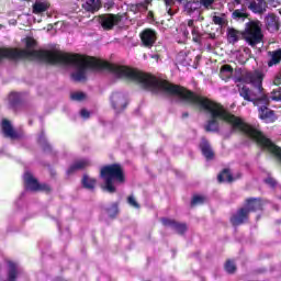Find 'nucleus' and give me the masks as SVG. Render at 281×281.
Returning a JSON list of instances; mask_svg holds the SVG:
<instances>
[{
  "instance_id": "1",
  "label": "nucleus",
  "mask_w": 281,
  "mask_h": 281,
  "mask_svg": "<svg viewBox=\"0 0 281 281\" xmlns=\"http://www.w3.org/2000/svg\"><path fill=\"white\" fill-rule=\"evenodd\" d=\"M35 47L36 40L27 37L26 48L23 52L24 56L37 58V60H44V63H50V65H70V67H74L71 78L75 82H85L89 69H108L109 71H112L114 76H117V78L132 80V82H138V85L142 86V72L126 66L109 64L94 57H85L52 50H36Z\"/></svg>"
},
{
  "instance_id": "2",
  "label": "nucleus",
  "mask_w": 281,
  "mask_h": 281,
  "mask_svg": "<svg viewBox=\"0 0 281 281\" xmlns=\"http://www.w3.org/2000/svg\"><path fill=\"white\" fill-rule=\"evenodd\" d=\"M239 94L244 100L247 102H254L255 106L259 108L260 120H263L267 124L276 122V114L273 113V110L269 109L270 99L267 94L259 97L254 92L250 93L249 88L247 87L239 89Z\"/></svg>"
},
{
  "instance_id": "3",
  "label": "nucleus",
  "mask_w": 281,
  "mask_h": 281,
  "mask_svg": "<svg viewBox=\"0 0 281 281\" xmlns=\"http://www.w3.org/2000/svg\"><path fill=\"white\" fill-rule=\"evenodd\" d=\"M101 179L104 181L102 190L113 194L115 192V183H124V170L120 165H109L101 169Z\"/></svg>"
},
{
  "instance_id": "4",
  "label": "nucleus",
  "mask_w": 281,
  "mask_h": 281,
  "mask_svg": "<svg viewBox=\"0 0 281 281\" xmlns=\"http://www.w3.org/2000/svg\"><path fill=\"white\" fill-rule=\"evenodd\" d=\"M241 38L245 40L250 47L260 45L262 38H265L260 22L250 21L246 23L245 30L241 32Z\"/></svg>"
},
{
  "instance_id": "5",
  "label": "nucleus",
  "mask_w": 281,
  "mask_h": 281,
  "mask_svg": "<svg viewBox=\"0 0 281 281\" xmlns=\"http://www.w3.org/2000/svg\"><path fill=\"white\" fill-rule=\"evenodd\" d=\"M262 80H265V74L260 70H255L250 72H246L243 75L241 79L238 78L235 82H246V85H252L255 87L254 90H249L250 93H255L259 98L265 94V88H262Z\"/></svg>"
},
{
  "instance_id": "6",
  "label": "nucleus",
  "mask_w": 281,
  "mask_h": 281,
  "mask_svg": "<svg viewBox=\"0 0 281 281\" xmlns=\"http://www.w3.org/2000/svg\"><path fill=\"white\" fill-rule=\"evenodd\" d=\"M18 276L16 265L12 261L0 267V281H16Z\"/></svg>"
},
{
  "instance_id": "7",
  "label": "nucleus",
  "mask_w": 281,
  "mask_h": 281,
  "mask_svg": "<svg viewBox=\"0 0 281 281\" xmlns=\"http://www.w3.org/2000/svg\"><path fill=\"white\" fill-rule=\"evenodd\" d=\"M24 183L26 186V190H31L32 192H37V190L49 192V186L38 184V181L35 180L34 176L30 171L24 173Z\"/></svg>"
},
{
  "instance_id": "8",
  "label": "nucleus",
  "mask_w": 281,
  "mask_h": 281,
  "mask_svg": "<svg viewBox=\"0 0 281 281\" xmlns=\"http://www.w3.org/2000/svg\"><path fill=\"white\" fill-rule=\"evenodd\" d=\"M188 27H191V34L194 43H201V33L199 32V27L194 26V20H188L187 24L182 23L180 25V31L182 32L184 38H188L190 36V31H188Z\"/></svg>"
},
{
  "instance_id": "9",
  "label": "nucleus",
  "mask_w": 281,
  "mask_h": 281,
  "mask_svg": "<svg viewBox=\"0 0 281 281\" xmlns=\"http://www.w3.org/2000/svg\"><path fill=\"white\" fill-rule=\"evenodd\" d=\"M120 21H122V18L115 14H105L100 18V23L103 30H113Z\"/></svg>"
},
{
  "instance_id": "10",
  "label": "nucleus",
  "mask_w": 281,
  "mask_h": 281,
  "mask_svg": "<svg viewBox=\"0 0 281 281\" xmlns=\"http://www.w3.org/2000/svg\"><path fill=\"white\" fill-rule=\"evenodd\" d=\"M140 41L144 47H153L157 43V32L153 29H146L140 33Z\"/></svg>"
},
{
  "instance_id": "11",
  "label": "nucleus",
  "mask_w": 281,
  "mask_h": 281,
  "mask_svg": "<svg viewBox=\"0 0 281 281\" xmlns=\"http://www.w3.org/2000/svg\"><path fill=\"white\" fill-rule=\"evenodd\" d=\"M111 104L114 111H124L126 109V97L122 92H114L111 97Z\"/></svg>"
},
{
  "instance_id": "12",
  "label": "nucleus",
  "mask_w": 281,
  "mask_h": 281,
  "mask_svg": "<svg viewBox=\"0 0 281 281\" xmlns=\"http://www.w3.org/2000/svg\"><path fill=\"white\" fill-rule=\"evenodd\" d=\"M249 10L255 13H262L267 10V1L265 0H249Z\"/></svg>"
},
{
  "instance_id": "13",
  "label": "nucleus",
  "mask_w": 281,
  "mask_h": 281,
  "mask_svg": "<svg viewBox=\"0 0 281 281\" xmlns=\"http://www.w3.org/2000/svg\"><path fill=\"white\" fill-rule=\"evenodd\" d=\"M247 210L240 209L233 217L231 218V223L235 226L243 225L248 218Z\"/></svg>"
},
{
  "instance_id": "14",
  "label": "nucleus",
  "mask_w": 281,
  "mask_h": 281,
  "mask_svg": "<svg viewBox=\"0 0 281 281\" xmlns=\"http://www.w3.org/2000/svg\"><path fill=\"white\" fill-rule=\"evenodd\" d=\"M49 2L47 0H36L33 4V14H43L49 10Z\"/></svg>"
},
{
  "instance_id": "15",
  "label": "nucleus",
  "mask_w": 281,
  "mask_h": 281,
  "mask_svg": "<svg viewBox=\"0 0 281 281\" xmlns=\"http://www.w3.org/2000/svg\"><path fill=\"white\" fill-rule=\"evenodd\" d=\"M268 67H276V65H280L281 63V48L277 50H269L268 52Z\"/></svg>"
},
{
  "instance_id": "16",
  "label": "nucleus",
  "mask_w": 281,
  "mask_h": 281,
  "mask_svg": "<svg viewBox=\"0 0 281 281\" xmlns=\"http://www.w3.org/2000/svg\"><path fill=\"white\" fill-rule=\"evenodd\" d=\"M266 27L269 32H278L280 30V22L278 18L273 14H270L266 18Z\"/></svg>"
},
{
  "instance_id": "17",
  "label": "nucleus",
  "mask_w": 281,
  "mask_h": 281,
  "mask_svg": "<svg viewBox=\"0 0 281 281\" xmlns=\"http://www.w3.org/2000/svg\"><path fill=\"white\" fill-rule=\"evenodd\" d=\"M262 207V203L258 199H248L246 201V206L243 210H246L247 214L249 212H256V210H260Z\"/></svg>"
},
{
  "instance_id": "18",
  "label": "nucleus",
  "mask_w": 281,
  "mask_h": 281,
  "mask_svg": "<svg viewBox=\"0 0 281 281\" xmlns=\"http://www.w3.org/2000/svg\"><path fill=\"white\" fill-rule=\"evenodd\" d=\"M243 38V32L236 30V29H227V41L232 45H235V43L239 40Z\"/></svg>"
},
{
  "instance_id": "19",
  "label": "nucleus",
  "mask_w": 281,
  "mask_h": 281,
  "mask_svg": "<svg viewBox=\"0 0 281 281\" xmlns=\"http://www.w3.org/2000/svg\"><path fill=\"white\" fill-rule=\"evenodd\" d=\"M82 8L87 12H98V10L101 8V3L100 0H86Z\"/></svg>"
},
{
  "instance_id": "20",
  "label": "nucleus",
  "mask_w": 281,
  "mask_h": 281,
  "mask_svg": "<svg viewBox=\"0 0 281 281\" xmlns=\"http://www.w3.org/2000/svg\"><path fill=\"white\" fill-rule=\"evenodd\" d=\"M2 133L5 137H11V139L16 137V132H14L12 124L8 120H2Z\"/></svg>"
},
{
  "instance_id": "21",
  "label": "nucleus",
  "mask_w": 281,
  "mask_h": 281,
  "mask_svg": "<svg viewBox=\"0 0 281 281\" xmlns=\"http://www.w3.org/2000/svg\"><path fill=\"white\" fill-rule=\"evenodd\" d=\"M2 133L5 137H11V139L16 137V132H14L12 124L8 120H2Z\"/></svg>"
},
{
  "instance_id": "22",
  "label": "nucleus",
  "mask_w": 281,
  "mask_h": 281,
  "mask_svg": "<svg viewBox=\"0 0 281 281\" xmlns=\"http://www.w3.org/2000/svg\"><path fill=\"white\" fill-rule=\"evenodd\" d=\"M200 8H201V2L199 1H189L184 4V11L188 12V14H194L196 12L200 14Z\"/></svg>"
},
{
  "instance_id": "23",
  "label": "nucleus",
  "mask_w": 281,
  "mask_h": 281,
  "mask_svg": "<svg viewBox=\"0 0 281 281\" xmlns=\"http://www.w3.org/2000/svg\"><path fill=\"white\" fill-rule=\"evenodd\" d=\"M200 148L206 159H212L214 157V151L212 150V147L210 146V143H207V140L202 139Z\"/></svg>"
},
{
  "instance_id": "24",
  "label": "nucleus",
  "mask_w": 281,
  "mask_h": 281,
  "mask_svg": "<svg viewBox=\"0 0 281 281\" xmlns=\"http://www.w3.org/2000/svg\"><path fill=\"white\" fill-rule=\"evenodd\" d=\"M162 223L164 225H172L178 234H184V232L188 229V226H186V224H179L170 220H162Z\"/></svg>"
},
{
  "instance_id": "25",
  "label": "nucleus",
  "mask_w": 281,
  "mask_h": 281,
  "mask_svg": "<svg viewBox=\"0 0 281 281\" xmlns=\"http://www.w3.org/2000/svg\"><path fill=\"white\" fill-rule=\"evenodd\" d=\"M217 181L220 183H232L234 181V178L232 177V172H229V169H224L218 176Z\"/></svg>"
},
{
  "instance_id": "26",
  "label": "nucleus",
  "mask_w": 281,
  "mask_h": 281,
  "mask_svg": "<svg viewBox=\"0 0 281 281\" xmlns=\"http://www.w3.org/2000/svg\"><path fill=\"white\" fill-rule=\"evenodd\" d=\"M233 71L234 69L232 66L224 65L220 70V78H222V80H229V78H232Z\"/></svg>"
},
{
  "instance_id": "27",
  "label": "nucleus",
  "mask_w": 281,
  "mask_h": 281,
  "mask_svg": "<svg viewBox=\"0 0 281 281\" xmlns=\"http://www.w3.org/2000/svg\"><path fill=\"white\" fill-rule=\"evenodd\" d=\"M249 16V13L245 9H237L232 13L234 21H245Z\"/></svg>"
},
{
  "instance_id": "28",
  "label": "nucleus",
  "mask_w": 281,
  "mask_h": 281,
  "mask_svg": "<svg viewBox=\"0 0 281 281\" xmlns=\"http://www.w3.org/2000/svg\"><path fill=\"white\" fill-rule=\"evenodd\" d=\"M91 166V162L88 159L77 160L71 167L70 170H82V168H87Z\"/></svg>"
},
{
  "instance_id": "29",
  "label": "nucleus",
  "mask_w": 281,
  "mask_h": 281,
  "mask_svg": "<svg viewBox=\"0 0 281 281\" xmlns=\"http://www.w3.org/2000/svg\"><path fill=\"white\" fill-rule=\"evenodd\" d=\"M82 184L88 190H93V188H95V179H93V178H91L89 176H83Z\"/></svg>"
},
{
  "instance_id": "30",
  "label": "nucleus",
  "mask_w": 281,
  "mask_h": 281,
  "mask_svg": "<svg viewBox=\"0 0 281 281\" xmlns=\"http://www.w3.org/2000/svg\"><path fill=\"white\" fill-rule=\"evenodd\" d=\"M213 23H215V25H225L227 23V16L225 14L214 15Z\"/></svg>"
},
{
  "instance_id": "31",
  "label": "nucleus",
  "mask_w": 281,
  "mask_h": 281,
  "mask_svg": "<svg viewBox=\"0 0 281 281\" xmlns=\"http://www.w3.org/2000/svg\"><path fill=\"white\" fill-rule=\"evenodd\" d=\"M127 203L131 205V207H134L135 210H139V202H137V199H135V195L127 196Z\"/></svg>"
},
{
  "instance_id": "32",
  "label": "nucleus",
  "mask_w": 281,
  "mask_h": 281,
  "mask_svg": "<svg viewBox=\"0 0 281 281\" xmlns=\"http://www.w3.org/2000/svg\"><path fill=\"white\" fill-rule=\"evenodd\" d=\"M225 271H227V273H235L236 263H234V261H232V260L226 261Z\"/></svg>"
},
{
  "instance_id": "33",
  "label": "nucleus",
  "mask_w": 281,
  "mask_h": 281,
  "mask_svg": "<svg viewBox=\"0 0 281 281\" xmlns=\"http://www.w3.org/2000/svg\"><path fill=\"white\" fill-rule=\"evenodd\" d=\"M270 98L274 100V102H281V88L273 90Z\"/></svg>"
},
{
  "instance_id": "34",
  "label": "nucleus",
  "mask_w": 281,
  "mask_h": 281,
  "mask_svg": "<svg viewBox=\"0 0 281 281\" xmlns=\"http://www.w3.org/2000/svg\"><path fill=\"white\" fill-rule=\"evenodd\" d=\"M203 203H205V196L203 195H194L191 201V205H201Z\"/></svg>"
},
{
  "instance_id": "35",
  "label": "nucleus",
  "mask_w": 281,
  "mask_h": 281,
  "mask_svg": "<svg viewBox=\"0 0 281 281\" xmlns=\"http://www.w3.org/2000/svg\"><path fill=\"white\" fill-rule=\"evenodd\" d=\"M71 100H76L77 102H82L87 98L85 92H75L70 95Z\"/></svg>"
},
{
  "instance_id": "36",
  "label": "nucleus",
  "mask_w": 281,
  "mask_h": 281,
  "mask_svg": "<svg viewBox=\"0 0 281 281\" xmlns=\"http://www.w3.org/2000/svg\"><path fill=\"white\" fill-rule=\"evenodd\" d=\"M21 98V95L19 94V92H11L9 94V102L10 104H16V102H19V99Z\"/></svg>"
},
{
  "instance_id": "37",
  "label": "nucleus",
  "mask_w": 281,
  "mask_h": 281,
  "mask_svg": "<svg viewBox=\"0 0 281 281\" xmlns=\"http://www.w3.org/2000/svg\"><path fill=\"white\" fill-rule=\"evenodd\" d=\"M109 216H115L117 214V204H112L111 209L108 210Z\"/></svg>"
},
{
  "instance_id": "38",
  "label": "nucleus",
  "mask_w": 281,
  "mask_h": 281,
  "mask_svg": "<svg viewBox=\"0 0 281 281\" xmlns=\"http://www.w3.org/2000/svg\"><path fill=\"white\" fill-rule=\"evenodd\" d=\"M214 3V0H200V5H204V8H210Z\"/></svg>"
},
{
  "instance_id": "39",
  "label": "nucleus",
  "mask_w": 281,
  "mask_h": 281,
  "mask_svg": "<svg viewBox=\"0 0 281 281\" xmlns=\"http://www.w3.org/2000/svg\"><path fill=\"white\" fill-rule=\"evenodd\" d=\"M273 85H276L277 87L281 85V72L277 74V76L274 77Z\"/></svg>"
},
{
  "instance_id": "40",
  "label": "nucleus",
  "mask_w": 281,
  "mask_h": 281,
  "mask_svg": "<svg viewBox=\"0 0 281 281\" xmlns=\"http://www.w3.org/2000/svg\"><path fill=\"white\" fill-rule=\"evenodd\" d=\"M80 115H81V117H83L85 120H87V117H89V111H87V110H81Z\"/></svg>"
},
{
  "instance_id": "41",
  "label": "nucleus",
  "mask_w": 281,
  "mask_h": 281,
  "mask_svg": "<svg viewBox=\"0 0 281 281\" xmlns=\"http://www.w3.org/2000/svg\"><path fill=\"white\" fill-rule=\"evenodd\" d=\"M247 0H235V3H237L238 5H245V2H246Z\"/></svg>"
},
{
  "instance_id": "42",
  "label": "nucleus",
  "mask_w": 281,
  "mask_h": 281,
  "mask_svg": "<svg viewBox=\"0 0 281 281\" xmlns=\"http://www.w3.org/2000/svg\"><path fill=\"white\" fill-rule=\"evenodd\" d=\"M266 183H269V186H276V182L273 181V179L266 180Z\"/></svg>"
},
{
  "instance_id": "43",
  "label": "nucleus",
  "mask_w": 281,
  "mask_h": 281,
  "mask_svg": "<svg viewBox=\"0 0 281 281\" xmlns=\"http://www.w3.org/2000/svg\"><path fill=\"white\" fill-rule=\"evenodd\" d=\"M151 58H154V60H156V63L159 61V55L155 54V55H151Z\"/></svg>"
},
{
  "instance_id": "44",
  "label": "nucleus",
  "mask_w": 281,
  "mask_h": 281,
  "mask_svg": "<svg viewBox=\"0 0 281 281\" xmlns=\"http://www.w3.org/2000/svg\"><path fill=\"white\" fill-rule=\"evenodd\" d=\"M148 3H153V0H145V4L144 5H148Z\"/></svg>"
},
{
  "instance_id": "45",
  "label": "nucleus",
  "mask_w": 281,
  "mask_h": 281,
  "mask_svg": "<svg viewBox=\"0 0 281 281\" xmlns=\"http://www.w3.org/2000/svg\"><path fill=\"white\" fill-rule=\"evenodd\" d=\"M170 1L172 0H165L166 5H170Z\"/></svg>"
},
{
  "instance_id": "46",
  "label": "nucleus",
  "mask_w": 281,
  "mask_h": 281,
  "mask_svg": "<svg viewBox=\"0 0 281 281\" xmlns=\"http://www.w3.org/2000/svg\"><path fill=\"white\" fill-rule=\"evenodd\" d=\"M168 14L172 16V11L170 9H168Z\"/></svg>"
},
{
  "instance_id": "47",
  "label": "nucleus",
  "mask_w": 281,
  "mask_h": 281,
  "mask_svg": "<svg viewBox=\"0 0 281 281\" xmlns=\"http://www.w3.org/2000/svg\"><path fill=\"white\" fill-rule=\"evenodd\" d=\"M214 36H215L214 34H213V35H211V38H214Z\"/></svg>"
},
{
  "instance_id": "48",
  "label": "nucleus",
  "mask_w": 281,
  "mask_h": 281,
  "mask_svg": "<svg viewBox=\"0 0 281 281\" xmlns=\"http://www.w3.org/2000/svg\"><path fill=\"white\" fill-rule=\"evenodd\" d=\"M1 27H3V25L0 24V30H1Z\"/></svg>"
}]
</instances>
